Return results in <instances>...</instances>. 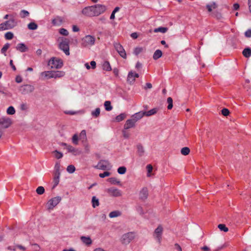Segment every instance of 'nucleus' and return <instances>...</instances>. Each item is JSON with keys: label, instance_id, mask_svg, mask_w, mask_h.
I'll return each mask as SVG.
<instances>
[{"label": "nucleus", "instance_id": "nucleus-1", "mask_svg": "<svg viewBox=\"0 0 251 251\" xmlns=\"http://www.w3.org/2000/svg\"><path fill=\"white\" fill-rule=\"evenodd\" d=\"M17 23L13 18L0 24V30L10 29L16 25Z\"/></svg>", "mask_w": 251, "mask_h": 251}, {"label": "nucleus", "instance_id": "nucleus-2", "mask_svg": "<svg viewBox=\"0 0 251 251\" xmlns=\"http://www.w3.org/2000/svg\"><path fill=\"white\" fill-rule=\"evenodd\" d=\"M95 38L92 35H86L82 39L81 45L84 47L92 46L94 45Z\"/></svg>", "mask_w": 251, "mask_h": 251}, {"label": "nucleus", "instance_id": "nucleus-3", "mask_svg": "<svg viewBox=\"0 0 251 251\" xmlns=\"http://www.w3.org/2000/svg\"><path fill=\"white\" fill-rule=\"evenodd\" d=\"M49 64L52 69H60L63 66V63L61 59L53 57L50 59Z\"/></svg>", "mask_w": 251, "mask_h": 251}, {"label": "nucleus", "instance_id": "nucleus-4", "mask_svg": "<svg viewBox=\"0 0 251 251\" xmlns=\"http://www.w3.org/2000/svg\"><path fill=\"white\" fill-rule=\"evenodd\" d=\"M114 46L115 50L119 55L124 58H126V54L123 46L119 42L114 43Z\"/></svg>", "mask_w": 251, "mask_h": 251}, {"label": "nucleus", "instance_id": "nucleus-5", "mask_svg": "<svg viewBox=\"0 0 251 251\" xmlns=\"http://www.w3.org/2000/svg\"><path fill=\"white\" fill-rule=\"evenodd\" d=\"M61 198L59 197H54L50 200L48 203V209L49 210L53 209V208L60 201Z\"/></svg>", "mask_w": 251, "mask_h": 251}, {"label": "nucleus", "instance_id": "nucleus-6", "mask_svg": "<svg viewBox=\"0 0 251 251\" xmlns=\"http://www.w3.org/2000/svg\"><path fill=\"white\" fill-rule=\"evenodd\" d=\"M93 8L95 16H98L104 13L106 9V6L102 4H96L93 5Z\"/></svg>", "mask_w": 251, "mask_h": 251}, {"label": "nucleus", "instance_id": "nucleus-7", "mask_svg": "<svg viewBox=\"0 0 251 251\" xmlns=\"http://www.w3.org/2000/svg\"><path fill=\"white\" fill-rule=\"evenodd\" d=\"M12 124V120L10 118L3 117L0 118V126L4 128L9 127Z\"/></svg>", "mask_w": 251, "mask_h": 251}, {"label": "nucleus", "instance_id": "nucleus-8", "mask_svg": "<svg viewBox=\"0 0 251 251\" xmlns=\"http://www.w3.org/2000/svg\"><path fill=\"white\" fill-rule=\"evenodd\" d=\"M59 47L67 55L70 54L69 42L67 39L62 41L60 44Z\"/></svg>", "mask_w": 251, "mask_h": 251}, {"label": "nucleus", "instance_id": "nucleus-9", "mask_svg": "<svg viewBox=\"0 0 251 251\" xmlns=\"http://www.w3.org/2000/svg\"><path fill=\"white\" fill-rule=\"evenodd\" d=\"M82 13L87 17H94L95 16L93 6L85 7L82 10Z\"/></svg>", "mask_w": 251, "mask_h": 251}, {"label": "nucleus", "instance_id": "nucleus-10", "mask_svg": "<svg viewBox=\"0 0 251 251\" xmlns=\"http://www.w3.org/2000/svg\"><path fill=\"white\" fill-rule=\"evenodd\" d=\"M20 91L23 94H26L32 92L34 90L33 86L31 85H24L20 87Z\"/></svg>", "mask_w": 251, "mask_h": 251}, {"label": "nucleus", "instance_id": "nucleus-11", "mask_svg": "<svg viewBox=\"0 0 251 251\" xmlns=\"http://www.w3.org/2000/svg\"><path fill=\"white\" fill-rule=\"evenodd\" d=\"M107 192L109 194V195L113 197H118L122 196L121 191L117 188H109L107 189Z\"/></svg>", "mask_w": 251, "mask_h": 251}, {"label": "nucleus", "instance_id": "nucleus-12", "mask_svg": "<svg viewBox=\"0 0 251 251\" xmlns=\"http://www.w3.org/2000/svg\"><path fill=\"white\" fill-rule=\"evenodd\" d=\"M139 76L138 74L133 73L131 71L129 72L127 75V81L130 84H133L135 80V78L139 77Z\"/></svg>", "mask_w": 251, "mask_h": 251}, {"label": "nucleus", "instance_id": "nucleus-13", "mask_svg": "<svg viewBox=\"0 0 251 251\" xmlns=\"http://www.w3.org/2000/svg\"><path fill=\"white\" fill-rule=\"evenodd\" d=\"M149 195L148 189L147 187H143L139 192V199L142 201L146 200Z\"/></svg>", "mask_w": 251, "mask_h": 251}, {"label": "nucleus", "instance_id": "nucleus-14", "mask_svg": "<svg viewBox=\"0 0 251 251\" xmlns=\"http://www.w3.org/2000/svg\"><path fill=\"white\" fill-rule=\"evenodd\" d=\"M136 122L131 118L127 120L124 126L125 129H127L135 126Z\"/></svg>", "mask_w": 251, "mask_h": 251}, {"label": "nucleus", "instance_id": "nucleus-15", "mask_svg": "<svg viewBox=\"0 0 251 251\" xmlns=\"http://www.w3.org/2000/svg\"><path fill=\"white\" fill-rule=\"evenodd\" d=\"M108 162L104 160H100L98 164L97 168L99 169L105 170L107 168Z\"/></svg>", "mask_w": 251, "mask_h": 251}, {"label": "nucleus", "instance_id": "nucleus-16", "mask_svg": "<svg viewBox=\"0 0 251 251\" xmlns=\"http://www.w3.org/2000/svg\"><path fill=\"white\" fill-rule=\"evenodd\" d=\"M67 150L68 152L72 153L75 155H78L81 153V151H80L76 149L71 145L67 146Z\"/></svg>", "mask_w": 251, "mask_h": 251}, {"label": "nucleus", "instance_id": "nucleus-17", "mask_svg": "<svg viewBox=\"0 0 251 251\" xmlns=\"http://www.w3.org/2000/svg\"><path fill=\"white\" fill-rule=\"evenodd\" d=\"M144 116L145 114L144 112L140 111L133 115L131 116V118L136 122L137 121L141 119Z\"/></svg>", "mask_w": 251, "mask_h": 251}, {"label": "nucleus", "instance_id": "nucleus-18", "mask_svg": "<svg viewBox=\"0 0 251 251\" xmlns=\"http://www.w3.org/2000/svg\"><path fill=\"white\" fill-rule=\"evenodd\" d=\"M63 22V18L59 16H57L52 20V24L53 25H60Z\"/></svg>", "mask_w": 251, "mask_h": 251}, {"label": "nucleus", "instance_id": "nucleus-19", "mask_svg": "<svg viewBox=\"0 0 251 251\" xmlns=\"http://www.w3.org/2000/svg\"><path fill=\"white\" fill-rule=\"evenodd\" d=\"M53 78H60L64 76L65 73L63 71H53Z\"/></svg>", "mask_w": 251, "mask_h": 251}, {"label": "nucleus", "instance_id": "nucleus-20", "mask_svg": "<svg viewBox=\"0 0 251 251\" xmlns=\"http://www.w3.org/2000/svg\"><path fill=\"white\" fill-rule=\"evenodd\" d=\"M41 75L47 79L53 78L52 71L43 72L41 73Z\"/></svg>", "mask_w": 251, "mask_h": 251}, {"label": "nucleus", "instance_id": "nucleus-21", "mask_svg": "<svg viewBox=\"0 0 251 251\" xmlns=\"http://www.w3.org/2000/svg\"><path fill=\"white\" fill-rule=\"evenodd\" d=\"M16 49L22 52H24L28 50L27 48L23 43L18 44L16 47Z\"/></svg>", "mask_w": 251, "mask_h": 251}, {"label": "nucleus", "instance_id": "nucleus-22", "mask_svg": "<svg viewBox=\"0 0 251 251\" xmlns=\"http://www.w3.org/2000/svg\"><path fill=\"white\" fill-rule=\"evenodd\" d=\"M206 7L208 11L211 12L213 9H216L218 7V5L215 2H212L210 4H207Z\"/></svg>", "mask_w": 251, "mask_h": 251}, {"label": "nucleus", "instance_id": "nucleus-23", "mask_svg": "<svg viewBox=\"0 0 251 251\" xmlns=\"http://www.w3.org/2000/svg\"><path fill=\"white\" fill-rule=\"evenodd\" d=\"M81 240L86 245H90L92 244V240L89 236H81Z\"/></svg>", "mask_w": 251, "mask_h": 251}, {"label": "nucleus", "instance_id": "nucleus-24", "mask_svg": "<svg viewBox=\"0 0 251 251\" xmlns=\"http://www.w3.org/2000/svg\"><path fill=\"white\" fill-rule=\"evenodd\" d=\"M158 111V108H154L149 111L144 112L145 116L149 117L154 115Z\"/></svg>", "mask_w": 251, "mask_h": 251}, {"label": "nucleus", "instance_id": "nucleus-25", "mask_svg": "<svg viewBox=\"0 0 251 251\" xmlns=\"http://www.w3.org/2000/svg\"><path fill=\"white\" fill-rule=\"evenodd\" d=\"M79 139L82 141V142H86L87 140L86 137V132L85 130H82L79 136Z\"/></svg>", "mask_w": 251, "mask_h": 251}, {"label": "nucleus", "instance_id": "nucleus-26", "mask_svg": "<svg viewBox=\"0 0 251 251\" xmlns=\"http://www.w3.org/2000/svg\"><path fill=\"white\" fill-rule=\"evenodd\" d=\"M133 239V236H123L121 241L123 244H128L131 240Z\"/></svg>", "mask_w": 251, "mask_h": 251}, {"label": "nucleus", "instance_id": "nucleus-27", "mask_svg": "<svg viewBox=\"0 0 251 251\" xmlns=\"http://www.w3.org/2000/svg\"><path fill=\"white\" fill-rule=\"evenodd\" d=\"M60 174H55L54 173V177H53V188L56 187L59 183V177H60Z\"/></svg>", "mask_w": 251, "mask_h": 251}, {"label": "nucleus", "instance_id": "nucleus-28", "mask_svg": "<svg viewBox=\"0 0 251 251\" xmlns=\"http://www.w3.org/2000/svg\"><path fill=\"white\" fill-rule=\"evenodd\" d=\"M162 55V52L160 50H157L155 51L153 55V58L154 60H157L160 58Z\"/></svg>", "mask_w": 251, "mask_h": 251}, {"label": "nucleus", "instance_id": "nucleus-29", "mask_svg": "<svg viewBox=\"0 0 251 251\" xmlns=\"http://www.w3.org/2000/svg\"><path fill=\"white\" fill-rule=\"evenodd\" d=\"M242 54L246 58L251 56V49L250 48H245L242 52Z\"/></svg>", "mask_w": 251, "mask_h": 251}, {"label": "nucleus", "instance_id": "nucleus-30", "mask_svg": "<svg viewBox=\"0 0 251 251\" xmlns=\"http://www.w3.org/2000/svg\"><path fill=\"white\" fill-rule=\"evenodd\" d=\"M137 153L140 156L143 155L144 153V149L143 146L141 144H138L137 146Z\"/></svg>", "mask_w": 251, "mask_h": 251}, {"label": "nucleus", "instance_id": "nucleus-31", "mask_svg": "<svg viewBox=\"0 0 251 251\" xmlns=\"http://www.w3.org/2000/svg\"><path fill=\"white\" fill-rule=\"evenodd\" d=\"M102 69L103 70L106 71H110L112 69L108 61L104 62L102 64Z\"/></svg>", "mask_w": 251, "mask_h": 251}, {"label": "nucleus", "instance_id": "nucleus-32", "mask_svg": "<svg viewBox=\"0 0 251 251\" xmlns=\"http://www.w3.org/2000/svg\"><path fill=\"white\" fill-rule=\"evenodd\" d=\"M108 181L112 184L120 185L121 182L116 177H110L108 179Z\"/></svg>", "mask_w": 251, "mask_h": 251}, {"label": "nucleus", "instance_id": "nucleus-33", "mask_svg": "<svg viewBox=\"0 0 251 251\" xmlns=\"http://www.w3.org/2000/svg\"><path fill=\"white\" fill-rule=\"evenodd\" d=\"M168 30V28L167 27H159L156 28H155L154 29V32L156 33L158 32H160L162 33H165Z\"/></svg>", "mask_w": 251, "mask_h": 251}, {"label": "nucleus", "instance_id": "nucleus-34", "mask_svg": "<svg viewBox=\"0 0 251 251\" xmlns=\"http://www.w3.org/2000/svg\"><path fill=\"white\" fill-rule=\"evenodd\" d=\"M92 206L94 208H95L96 206H98L100 204L99 200L98 199H97L95 196H93L92 197Z\"/></svg>", "mask_w": 251, "mask_h": 251}, {"label": "nucleus", "instance_id": "nucleus-35", "mask_svg": "<svg viewBox=\"0 0 251 251\" xmlns=\"http://www.w3.org/2000/svg\"><path fill=\"white\" fill-rule=\"evenodd\" d=\"M105 109L106 111H110L112 109V106L111 105V102L110 101H105L104 103Z\"/></svg>", "mask_w": 251, "mask_h": 251}, {"label": "nucleus", "instance_id": "nucleus-36", "mask_svg": "<svg viewBox=\"0 0 251 251\" xmlns=\"http://www.w3.org/2000/svg\"><path fill=\"white\" fill-rule=\"evenodd\" d=\"M28 28L30 30H35L38 27V25L34 22H31L27 25Z\"/></svg>", "mask_w": 251, "mask_h": 251}, {"label": "nucleus", "instance_id": "nucleus-37", "mask_svg": "<svg viewBox=\"0 0 251 251\" xmlns=\"http://www.w3.org/2000/svg\"><path fill=\"white\" fill-rule=\"evenodd\" d=\"M126 115L125 113H121L116 117V120L117 122H120L124 120L126 118Z\"/></svg>", "mask_w": 251, "mask_h": 251}, {"label": "nucleus", "instance_id": "nucleus-38", "mask_svg": "<svg viewBox=\"0 0 251 251\" xmlns=\"http://www.w3.org/2000/svg\"><path fill=\"white\" fill-rule=\"evenodd\" d=\"M190 150L188 147H184L181 150V153L184 155H187L190 153Z\"/></svg>", "mask_w": 251, "mask_h": 251}, {"label": "nucleus", "instance_id": "nucleus-39", "mask_svg": "<svg viewBox=\"0 0 251 251\" xmlns=\"http://www.w3.org/2000/svg\"><path fill=\"white\" fill-rule=\"evenodd\" d=\"M36 192L38 195H42L45 193V189L43 186H39L36 189Z\"/></svg>", "mask_w": 251, "mask_h": 251}, {"label": "nucleus", "instance_id": "nucleus-40", "mask_svg": "<svg viewBox=\"0 0 251 251\" xmlns=\"http://www.w3.org/2000/svg\"><path fill=\"white\" fill-rule=\"evenodd\" d=\"M52 153L54 154L55 158L57 159H60L63 156V154L57 150L53 151Z\"/></svg>", "mask_w": 251, "mask_h": 251}, {"label": "nucleus", "instance_id": "nucleus-41", "mask_svg": "<svg viewBox=\"0 0 251 251\" xmlns=\"http://www.w3.org/2000/svg\"><path fill=\"white\" fill-rule=\"evenodd\" d=\"M173 99L171 97H169L167 99V102L168 103V105L167 106V108L169 110L173 108Z\"/></svg>", "mask_w": 251, "mask_h": 251}, {"label": "nucleus", "instance_id": "nucleus-42", "mask_svg": "<svg viewBox=\"0 0 251 251\" xmlns=\"http://www.w3.org/2000/svg\"><path fill=\"white\" fill-rule=\"evenodd\" d=\"M78 136L75 134L72 137V142L74 145H77L78 144Z\"/></svg>", "mask_w": 251, "mask_h": 251}, {"label": "nucleus", "instance_id": "nucleus-43", "mask_svg": "<svg viewBox=\"0 0 251 251\" xmlns=\"http://www.w3.org/2000/svg\"><path fill=\"white\" fill-rule=\"evenodd\" d=\"M6 112L9 115H13L15 113V110L13 106H11L7 108Z\"/></svg>", "mask_w": 251, "mask_h": 251}, {"label": "nucleus", "instance_id": "nucleus-44", "mask_svg": "<svg viewBox=\"0 0 251 251\" xmlns=\"http://www.w3.org/2000/svg\"><path fill=\"white\" fill-rule=\"evenodd\" d=\"M218 227L220 229V230L224 231V232H227L228 230V228L225 224H219L218 226Z\"/></svg>", "mask_w": 251, "mask_h": 251}, {"label": "nucleus", "instance_id": "nucleus-45", "mask_svg": "<svg viewBox=\"0 0 251 251\" xmlns=\"http://www.w3.org/2000/svg\"><path fill=\"white\" fill-rule=\"evenodd\" d=\"M4 37L7 40H11L13 38L14 35L11 32H8L5 34Z\"/></svg>", "mask_w": 251, "mask_h": 251}, {"label": "nucleus", "instance_id": "nucleus-46", "mask_svg": "<svg viewBox=\"0 0 251 251\" xmlns=\"http://www.w3.org/2000/svg\"><path fill=\"white\" fill-rule=\"evenodd\" d=\"M120 215V212H119V211H112L111 212H110L109 213V217L110 218H114V217H116L118 216H119Z\"/></svg>", "mask_w": 251, "mask_h": 251}, {"label": "nucleus", "instance_id": "nucleus-47", "mask_svg": "<svg viewBox=\"0 0 251 251\" xmlns=\"http://www.w3.org/2000/svg\"><path fill=\"white\" fill-rule=\"evenodd\" d=\"M75 170V167L74 165H70L67 168V171L70 173H74Z\"/></svg>", "mask_w": 251, "mask_h": 251}, {"label": "nucleus", "instance_id": "nucleus-48", "mask_svg": "<svg viewBox=\"0 0 251 251\" xmlns=\"http://www.w3.org/2000/svg\"><path fill=\"white\" fill-rule=\"evenodd\" d=\"M126 171V168L124 166L120 167L118 169V173L121 175L125 174Z\"/></svg>", "mask_w": 251, "mask_h": 251}, {"label": "nucleus", "instance_id": "nucleus-49", "mask_svg": "<svg viewBox=\"0 0 251 251\" xmlns=\"http://www.w3.org/2000/svg\"><path fill=\"white\" fill-rule=\"evenodd\" d=\"M100 114V109L99 108H97L94 111L92 112V116L96 118L99 116Z\"/></svg>", "mask_w": 251, "mask_h": 251}, {"label": "nucleus", "instance_id": "nucleus-50", "mask_svg": "<svg viewBox=\"0 0 251 251\" xmlns=\"http://www.w3.org/2000/svg\"><path fill=\"white\" fill-rule=\"evenodd\" d=\"M10 45L8 43L5 44L1 50V52L5 55V52L9 48Z\"/></svg>", "mask_w": 251, "mask_h": 251}, {"label": "nucleus", "instance_id": "nucleus-51", "mask_svg": "<svg viewBox=\"0 0 251 251\" xmlns=\"http://www.w3.org/2000/svg\"><path fill=\"white\" fill-rule=\"evenodd\" d=\"M60 164L59 163H56L54 166V172L55 174H60Z\"/></svg>", "mask_w": 251, "mask_h": 251}, {"label": "nucleus", "instance_id": "nucleus-52", "mask_svg": "<svg viewBox=\"0 0 251 251\" xmlns=\"http://www.w3.org/2000/svg\"><path fill=\"white\" fill-rule=\"evenodd\" d=\"M163 231V228L161 226H159L157 228L155 229L154 232L157 235L161 234Z\"/></svg>", "mask_w": 251, "mask_h": 251}, {"label": "nucleus", "instance_id": "nucleus-53", "mask_svg": "<svg viewBox=\"0 0 251 251\" xmlns=\"http://www.w3.org/2000/svg\"><path fill=\"white\" fill-rule=\"evenodd\" d=\"M146 168H147V171H148L147 176H150V174L152 171V169H153L152 166L151 164H148Z\"/></svg>", "mask_w": 251, "mask_h": 251}, {"label": "nucleus", "instance_id": "nucleus-54", "mask_svg": "<svg viewBox=\"0 0 251 251\" xmlns=\"http://www.w3.org/2000/svg\"><path fill=\"white\" fill-rule=\"evenodd\" d=\"M143 49L142 48H140V47L136 48L134 49V53L137 55L139 54V53H140L143 51Z\"/></svg>", "mask_w": 251, "mask_h": 251}, {"label": "nucleus", "instance_id": "nucleus-55", "mask_svg": "<svg viewBox=\"0 0 251 251\" xmlns=\"http://www.w3.org/2000/svg\"><path fill=\"white\" fill-rule=\"evenodd\" d=\"M222 114L225 116H227L229 114V111L227 108H223L221 111Z\"/></svg>", "mask_w": 251, "mask_h": 251}, {"label": "nucleus", "instance_id": "nucleus-56", "mask_svg": "<svg viewBox=\"0 0 251 251\" xmlns=\"http://www.w3.org/2000/svg\"><path fill=\"white\" fill-rule=\"evenodd\" d=\"M59 33L63 35H65V36H67L68 34H69V32L68 31H67V30H66V29L65 28H61L59 30Z\"/></svg>", "mask_w": 251, "mask_h": 251}, {"label": "nucleus", "instance_id": "nucleus-57", "mask_svg": "<svg viewBox=\"0 0 251 251\" xmlns=\"http://www.w3.org/2000/svg\"><path fill=\"white\" fill-rule=\"evenodd\" d=\"M110 175V173L109 172H104L103 173H100L99 174V176L101 178H104L106 176H108Z\"/></svg>", "mask_w": 251, "mask_h": 251}, {"label": "nucleus", "instance_id": "nucleus-58", "mask_svg": "<svg viewBox=\"0 0 251 251\" xmlns=\"http://www.w3.org/2000/svg\"><path fill=\"white\" fill-rule=\"evenodd\" d=\"M212 16L213 17L217 18V19H220L222 17L221 14L217 11L214 12L213 13H212Z\"/></svg>", "mask_w": 251, "mask_h": 251}, {"label": "nucleus", "instance_id": "nucleus-59", "mask_svg": "<svg viewBox=\"0 0 251 251\" xmlns=\"http://www.w3.org/2000/svg\"><path fill=\"white\" fill-rule=\"evenodd\" d=\"M21 14H22L21 15V17L22 18H25V17H27L29 15V13L28 11L23 10L21 11Z\"/></svg>", "mask_w": 251, "mask_h": 251}, {"label": "nucleus", "instance_id": "nucleus-60", "mask_svg": "<svg viewBox=\"0 0 251 251\" xmlns=\"http://www.w3.org/2000/svg\"><path fill=\"white\" fill-rule=\"evenodd\" d=\"M246 37L250 38L251 37V29H248L245 33Z\"/></svg>", "mask_w": 251, "mask_h": 251}, {"label": "nucleus", "instance_id": "nucleus-61", "mask_svg": "<svg viewBox=\"0 0 251 251\" xmlns=\"http://www.w3.org/2000/svg\"><path fill=\"white\" fill-rule=\"evenodd\" d=\"M136 210L140 214H143V208H142V207L141 206H137V208H136Z\"/></svg>", "mask_w": 251, "mask_h": 251}, {"label": "nucleus", "instance_id": "nucleus-62", "mask_svg": "<svg viewBox=\"0 0 251 251\" xmlns=\"http://www.w3.org/2000/svg\"><path fill=\"white\" fill-rule=\"evenodd\" d=\"M15 80L17 83H21L23 79L20 76H17L15 78Z\"/></svg>", "mask_w": 251, "mask_h": 251}, {"label": "nucleus", "instance_id": "nucleus-63", "mask_svg": "<svg viewBox=\"0 0 251 251\" xmlns=\"http://www.w3.org/2000/svg\"><path fill=\"white\" fill-rule=\"evenodd\" d=\"M90 64L93 69H95L96 68V63L95 61H91Z\"/></svg>", "mask_w": 251, "mask_h": 251}, {"label": "nucleus", "instance_id": "nucleus-64", "mask_svg": "<svg viewBox=\"0 0 251 251\" xmlns=\"http://www.w3.org/2000/svg\"><path fill=\"white\" fill-rule=\"evenodd\" d=\"M21 108L23 110H25L27 109V106L26 104L23 103L21 104Z\"/></svg>", "mask_w": 251, "mask_h": 251}]
</instances>
